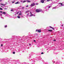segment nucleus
Masks as SVG:
<instances>
[{
	"instance_id": "25",
	"label": "nucleus",
	"mask_w": 64,
	"mask_h": 64,
	"mask_svg": "<svg viewBox=\"0 0 64 64\" xmlns=\"http://www.w3.org/2000/svg\"><path fill=\"white\" fill-rule=\"evenodd\" d=\"M60 4H61V5H63V4H62V3H61Z\"/></svg>"
},
{
	"instance_id": "14",
	"label": "nucleus",
	"mask_w": 64,
	"mask_h": 64,
	"mask_svg": "<svg viewBox=\"0 0 64 64\" xmlns=\"http://www.w3.org/2000/svg\"><path fill=\"white\" fill-rule=\"evenodd\" d=\"M0 10H3V9H2V8H0Z\"/></svg>"
},
{
	"instance_id": "19",
	"label": "nucleus",
	"mask_w": 64,
	"mask_h": 64,
	"mask_svg": "<svg viewBox=\"0 0 64 64\" xmlns=\"http://www.w3.org/2000/svg\"><path fill=\"white\" fill-rule=\"evenodd\" d=\"M41 54H44V53L43 52H42L41 53Z\"/></svg>"
},
{
	"instance_id": "38",
	"label": "nucleus",
	"mask_w": 64,
	"mask_h": 64,
	"mask_svg": "<svg viewBox=\"0 0 64 64\" xmlns=\"http://www.w3.org/2000/svg\"><path fill=\"white\" fill-rule=\"evenodd\" d=\"M61 3H59V4H61Z\"/></svg>"
},
{
	"instance_id": "17",
	"label": "nucleus",
	"mask_w": 64,
	"mask_h": 64,
	"mask_svg": "<svg viewBox=\"0 0 64 64\" xmlns=\"http://www.w3.org/2000/svg\"><path fill=\"white\" fill-rule=\"evenodd\" d=\"M3 14H6V13L5 12H3Z\"/></svg>"
},
{
	"instance_id": "45",
	"label": "nucleus",
	"mask_w": 64,
	"mask_h": 64,
	"mask_svg": "<svg viewBox=\"0 0 64 64\" xmlns=\"http://www.w3.org/2000/svg\"><path fill=\"white\" fill-rule=\"evenodd\" d=\"M2 14H3V13H2Z\"/></svg>"
},
{
	"instance_id": "3",
	"label": "nucleus",
	"mask_w": 64,
	"mask_h": 64,
	"mask_svg": "<svg viewBox=\"0 0 64 64\" xmlns=\"http://www.w3.org/2000/svg\"><path fill=\"white\" fill-rule=\"evenodd\" d=\"M40 2L41 3H43L44 2V0H41Z\"/></svg>"
},
{
	"instance_id": "23",
	"label": "nucleus",
	"mask_w": 64,
	"mask_h": 64,
	"mask_svg": "<svg viewBox=\"0 0 64 64\" xmlns=\"http://www.w3.org/2000/svg\"><path fill=\"white\" fill-rule=\"evenodd\" d=\"M18 13H19V12H17L16 14H18Z\"/></svg>"
},
{
	"instance_id": "5",
	"label": "nucleus",
	"mask_w": 64,
	"mask_h": 64,
	"mask_svg": "<svg viewBox=\"0 0 64 64\" xmlns=\"http://www.w3.org/2000/svg\"><path fill=\"white\" fill-rule=\"evenodd\" d=\"M50 28H52V29H53V30H54V29H54V28H53L52 27V26H50Z\"/></svg>"
},
{
	"instance_id": "18",
	"label": "nucleus",
	"mask_w": 64,
	"mask_h": 64,
	"mask_svg": "<svg viewBox=\"0 0 64 64\" xmlns=\"http://www.w3.org/2000/svg\"><path fill=\"white\" fill-rule=\"evenodd\" d=\"M15 52H13V54H15Z\"/></svg>"
},
{
	"instance_id": "1",
	"label": "nucleus",
	"mask_w": 64,
	"mask_h": 64,
	"mask_svg": "<svg viewBox=\"0 0 64 64\" xmlns=\"http://www.w3.org/2000/svg\"><path fill=\"white\" fill-rule=\"evenodd\" d=\"M36 12H37V13H38V12H41V10L38 9H36Z\"/></svg>"
},
{
	"instance_id": "4",
	"label": "nucleus",
	"mask_w": 64,
	"mask_h": 64,
	"mask_svg": "<svg viewBox=\"0 0 64 64\" xmlns=\"http://www.w3.org/2000/svg\"><path fill=\"white\" fill-rule=\"evenodd\" d=\"M48 30L49 32H52L53 31L52 30Z\"/></svg>"
},
{
	"instance_id": "2",
	"label": "nucleus",
	"mask_w": 64,
	"mask_h": 64,
	"mask_svg": "<svg viewBox=\"0 0 64 64\" xmlns=\"http://www.w3.org/2000/svg\"><path fill=\"white\" fill-rule=\"evenodd\" d=\"M35 5V4L33 3L31 4V6L32 7V6H34Z\"/></svg>"
},
{
	"instance_id": "13",
	"label": "nucleus",
	"mask_w": 64,
	"mask_h": 64,
	"mask_svg": "<svg viewBox=\"0 0 64 64\" xmlns=\"http://www.w3.org/2000/svg\"><path fill=\"white\" fill-rule=\"evenodd\" d=\"M50 0H46V1L47 2H48L49 1H50Z\"/></svg>"
},
{
	"instance_id": "8",
	"label": "nucleus",
	"mask_w": 64,
	"mask_h": 64,
	"mask_svg": "<svg viewBox=\"0 0 64 64\" xmlns=\"http://www.w3.org/2000/svg\"><path fill=\"white\" fill-rule=\"evenodd\" d=\"M1 5H2V6H5V4H1Z\"/></svg>"
},
{
	"instance_id": "20",
	"label": "nucleus",
	"mask_w": 64,
	"mask_h": 64,
	"mask_svg": "<svg viewBox=\"0 0 64 64\" xmlns=\"http://www.w3.org/2000/svg\"><path fill=\"white\" fill-rule=\"evenodd\" d=\"M19 15H22V14H19Z\"/></svg>"
},
{
	"instance_id": "39",
	"label": "nucleus",
	"mask_w": 64,
	"mask_h": 64,
	"mask_svg": "<svg viewBox=\"0 0 64 64\" xmlns=\"http://www.w3.org/2000/svg\"><path fill=\"white\" fill-rule=\"evenodd\" d=\"M2 1V0H0V1Z\"/></svg>"
},
{
	"instance_id": "36",
	"label": "nucleus",
	"mask_w": 64,
	"mask_h": 64,
	"mask_svg": "<svg viewBox=\"0 0 64 64\" xmlns=\"http://www.w3.org/2000/svg\"><path fill=\"white\" fill-rule=\"evenodd\" d=\"M34 42H35L36 41V40H34Z\"/></svg>"
},
{
	"instance_id": "34",
	"label": "nucleus",
	"mask_w": 64,
	"mask_h": 64,
	"mask_svg": "<svg viewBox=\"0 0 64 64\" xmlns=\"http://www.w3.org/2000/svg\"><path fill=\"white\" fill-rule=\"evenodd\" d=\"M0 15H1V16H2V14H0Z\"/></svg>"
},
{
	"instance_id": "24",
	"label": "nucleus",
	"mask_w": 64,
	"mask_h": 64,
	"mask_svg": "<svg viewBox=\"0 0 64 64\" xmlns=\"http://www.w3.org/2000/svg\"><path fill=\"white\" fill-rule=\"evenodd\" d=\"M28 6H26V7H28Z\"/></svg>"
},
{
	"instance_id": "31",
	"label": "nucleus",
	"mask_w": 64,
	"mask_h": 64,
	"mask_svg": "<svg viewBox=\"0 0 64 64\" xmlns=\"http://www.w3.org/2000/svg\"><path fill=\"white\" fill-rule=\"evenodd\" d=\"M36 5H38V3H36Z\"/></svg>"
},
{
	"instance_id": "40",
	"label": "nucleus",
	"mask_w": 64,
	"mask_h": 64,
	"mask_svg": "<svg viewBox=\"0 0 64 64\" xmlns=\"http://www.w3.org/2000/svg\"><path fill=\"white\" fill-rule=\"evenodd\" d=\"M29 45H30V46L31 45V44H30Z\"/></svg>"
},
{
	"instance_id": "9",
	"label": "nucleus",
	"mask_w": 64,
	"mask_h": 64,
	"mask_svg": "<svg viewBox=\"0 0 64 64\" xmlns=\"http://www.w3.org/2000/svg\"><path fill=\"white\" fill-rule=\"evenodd\" d=\"M15 4H19V2H16L15 3Z\"/></svg>"
},
{
	"instance_id": "22",
	"label": "nucleus",
	"mask_w": 64,
	"mask_h": 64,
	"mask_svg": "<svg viewBox=\"0 0 64 64\" xmlns=\"http://www.w3.org/2000/svg\"><path fill=\"white\" fill-rule=\"evenodd\" d=\"M13 10H11V11H13Z\"/></svg>"
},
{
	"instance_id": "37",
	"label": "nucleus",
	"mask_w": 64,
	"mask_h": 64,
	"mask_svg": "<svg viewBox=\"0 0 64 64\" xmlns=\"http://www.w3.org/2000/svg\"><path fill=\"white\" fill-rule=\"evenodd\" d=\"M20 13H22V12H21V11H20Z\"/></svg>"
},
{
	"instance_id": "29",
	"label": "nucleus",
	"mask_w": 64,
	"mask_h": 64,
	"mask_svg": "<svg viewBox=\"0 0 64 64\" xmlns=\"http://www.w3.org/2000/svg\"><path fill=\"white\" fill-rule=\"evenodd\" d=\"M50 7H51V6H50L48 7V8H50Z\"/></svg>"
},
{
	"instance_id": "32",
	"label": "nucleus",
	"mask_w": 64,
	"mask_h": 64,
	"mask_svg": "<svg viewBox=\"0 0 64 64\" xmlns=\"http://www.w3.org/2000/svg\"><path fill=\"white\" fill-rule=\"evenodd\" d=\"M14 3V2H12V3Z\"/></svg>"
},
{
	"instance_id": "12",
	"label": "nucleus",
	"mask_w": 64,
	"mask_h": 64,
	"mask_svg": "<svg viewBox=\"0 0 64 64\" xmlns=\"http://www.w3.org/2000/svg\"><path fill=\"white\" fill-rule=\"evenodd\" d=\"M29 12V10H28V11H26L25 12V13H27V12Z\"/></svg>"
},
{
	"instance_id": "11",
	"label": "nucleus",
	"mask_w": 64,
	"mask_h": 64,
	"mask_svg": "<svg viewBox=\"0 0 64 64\" xmlns=\"http://www.w3.org/2000/svg\"><path fill=\"white\" fill-rule=\"evenodd\" d=\"M27 2L28 3H30V2H31V1H28Z\"/></svg>"
},
{
	"instance_id": "43",
	"label": "nucleus",
	"mask_w": 64,
	"mask_h": 64,
	"mask_svg": "<svg viewBox=\"0 0 64 64\" xmlns=\"http://www.w3.org/2000/svg\"><path fill=\"white\" fill-rule=\"evenodd\" d=\"M4 9H6V8H4Z\"/></svg>"
},
{
	"instance_id": "27",
	"label": "nucleus",
	"mask_w": 64,
	"mask_h": 64,
	"mask_svg": "<svg viewBox=\"0 0 64 64\" xmlns=\"http://www.w3.org/2000/svg\"><path fill=\"white\" fill-rule=\"evenodd\" d=\"M0 13H2L3 12H2V11H0Z\"/></svg>"
},
{
	"instance_id": "41",
	"label": "nucleus",
	"mask_w": 64,
	"mask_h": 64,
	"mask_svg": "<svg viewBox=\"0 0 64 64\" xmlns=\"http://www.w3.org/2000/svg\"><path fill=\"white\" fill-rule=\"evenodd\" d=\"M44 0V1H46V0Z\"/></svg>"
},
{
	"instance_id": "10",
	"label": "nucleus",
	"mask_w": 64,
	"mask_h": 64,
	"mask_svg": "<svg viewBox=\"0 0 64 64\" xmlns=\"http://www.w3.org/2000/svg\"><path fill=\"white\" fill-rule=\"evenodd\" d=\"M18 18H20V16H18Z\"/></svg>"
},
{
	"instance_id": "6",
	"label": "nucleus",
	"mask_w": 64,
	"mask_h": 64,
	"mask_svg": "<svg viewBox=\"0 0 64 64\" xmlns=\"http://www.w3.org/2000/svg\"><path fill=\"white\" fill-rule=\"evenodd\" d=\"M38 32H39V33H40V32H41V30H38Z\"/></svg>"
},
{
	"instance_id": "44",
	"label": "nucleus",
	"mask_w": 64,
	"mask_h": 64,
	"mask_svg": "<svg viewBox=\"0 0 64 64\" xmlns=\"http://www.w3.org/2000/svg\"><path fill=\"white\" fill-rule=\"evenodd\" d=\"M36 34V35H37V34Z\"/></svg>"
},
{
	"instance_id": "21",
	"label": "nucleus",
	"mask_w": 64,
	"mask_h": 64,
	"mask_svg": "<svg viewBox=\"0 0 64 64\" xmlns=\"http://www.w3.org/2000/svg\"><path fill=\"white\" fill-rule=\"evenodd\" d=\"M38 30H36V32H38Z\"/></svg>"
},
{
	"instance_id": "26",
	"label": "nucleus",
	"mask_w": 64,
	"mask_h": 64,
	"mask_svg": "<svg viewBox=\"0 0 64 64\" xmlns=\"http://www.w3.org/2000/svg\"><path fill=\"white\" fill-rule=\"evenodd\" d=\"M64 26V25H63V24H62V26Z\"/></svg>"
},
{
	"instance_id": "42",
	"label": "nucleus",
	"mask_w": 64,
	"mask_h": 64,
	"mask_svg": "<svg viewBox=\"0 0 64 64\" xmlns=\"http://www.w3.org/2000/svg\"><path fill=\"white\" fill-rule=\"evenodd\" d=\"M28 15H29V14H28Z\"/></svg>"
},
{
	"instance_id": "28",
	"label": "nucleus",
	"mask_w": 64,
	"mask_h": 64,
	"mask_svg": "<svg viewBox=\"0 0 64 64\" xmlns=\"http://www.w3.org/2000/svg\"><path fill=\"white\" fill-rule=\"evenodd\" d=\"M1 46H3V44H1Z\"/></svg>"
},
{
	"instance_id": "7",
	"label": "nucleus",
	"mask_w": 64,
	"mask_h": 64,
	"mask_svg": "<svg viewBox=\"0 0 64 64\" xmlns=\"http://www.w3.org/2000/svg\"><path fill=\"white\" fill-rule=\"evenodd\" d=\"M33 16V14H32L30 15V17H31L32 16Z\"/></svg>"
},
{
	"instance_id": "33",
	"label": "nucleus",
	"mask_w": 64,
	"mask_h": 64,
	"mask_svg": "<svg viewBox=\"0 0 64 64\" xmlns=\"http://www.w3.org/2000/svg\"><path fill=\"white\" fill-rule=\"evenodd\" d=\"M30 14H32V13H31V12H30Z\"/></svg>"
},
{
	"instance_id": "15",
	"label": "nucleus",
	"mask_w": 64,
	"mask_h": 64,
	"mask_svg": "<svg viewBox=\"0 0 64 64\" xmlns=\"http://www.w3.org/2000/svg\"><path fill=\"white\" fill-rule=\"evenodd\" d=\"M26 0H24L23 2V3H25V2H26Z\"/></svg>"
},
{
	"instance_id": "30",
	"label": "nucleus",
	"mask_w": 64,
	"mask_h": 64,
	"mask_svg": "<svg viewBox=\"0 0 64 64\" xmlns=\"http://www.w3.org/2000/svg\"><path fill=\"white\" fill-rule=\"evenodd\" d=\"M22 9H24V7H22Z\"/></svg>"
},
{
	"instance_id": "16",
	"label": "nucleus",
	"mask_w": 64,
	"mask_h": 64,
	"mask_svg": "<svg viewBox=\"0 0 64 64\" xmlns=\"http://www.w3.org/2000/svg\"><path fill=\"white\" fill-rule=\"evenodd\" d=\"M7 27V25L5 26H4L5 28H6V27Z\"/></svg>"
},
{
	"instance_id": "35",
	"label": "nucleus",
	"mask_w": 64,
	"mask_h": 64,
	"mask_svg": "<svg viewBox=\"0 0 64 64\" xmlns=\"http://www.w3.org/2000/svg\"><path fill=\"white\" fill-rule=\"evenodd\" d=\"M54 41H56V40H54Z\"/></svg>"
}]
</instances>
